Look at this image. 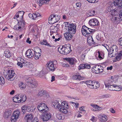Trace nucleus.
Returning <instances> with one entry per match:
<instances>
[{
  "label": "nucleus",
  "instance_id": "obj_60",
  "mask_svg": "<svg viewBox=\"0 0 122 122\" xmlns=\"http://www.w3.org/2000/svg\"><path fill=\"white\" fill-rule=\"evenodd\" d=\"M118 41L119 42V44L122 46V37L119 39Z\"/></svg>",
  "mask_w": 122,
  "mask_h": 122
},
{
  "label": "nucleus",
  "instance_id": "obj_26",
  "mask_svg": "<svg viewBox=\"0 0 122 122\" xmlns=\"http://www.w3.org/2000/svg\"><path fill=\"white\" fill-rule=\"evenodd\" d=\"M34 80L32 79L30 77H29L26 79V82L27 83V85L29 86L32 84V83H33Z\"/></svg>",
  "mask_w": 122,
  "mask_h": 122
},
{
  "label": "nucleus",
  "instance_id": "obj_50",
  "mask_svg": "<svg viewBox=\"0 0 122 122\" xmlns=\"http://www.w3.org/2000/svg\"><path fill=\"white\" fill-rule=\"evenodd\" d=\"M58 30V28L57 26H56L55 27V28L53 30H51L50 31V33L51 32H54L56 33V32H57V31Z\"/></svg>",
  "mask_w": 122,
  "mask_h": 122
},
{
  "label": "nucleus",
  "instance_id": "obj_44",
  "mask_svg": "<svg viewBox=\"0 0 122 122\" xmlns=\"http://www.w3.org/2000/svg\"><path fill=\"white\" fill-rule=\"evenodd\" d=\"M26 85L23 82H21L20 84L19 87L21 89H24Z\"/></svg>",
  "mask_w": 122,
  "mask_h": 122
},
{
  "label": "nucleus",
  "instance_id": "obj_56",
  "mask_svg": "<svg viewBox=\"0 0 122 122\" xmlns=\"http://www.w3.org/2000/svg\"><path fill=\"white\" fill-rule=\"evenodd\" d=\"M97 118L95 117H92L91 120L93 122H96L97 120Z\"/></svg>",
  "mask_w": 122,
  "mask_h": 122
},
{
  "label": "nucleus",
  "instance_id": "obj_52",
  "mask_svg": "<svg viewBox=\"0 0 122 122\" xmlns=\"http://www.w3.org/2000/svg\"><path fill=\"white\" fill-rule=\"evenodd\" d=\"M56 117L58 119L61 120L62 119L61 116L60 114L57 113L56 115Z\"/></svg>",
  "mask_w": 122,
  "mask_h": 122
},
{
  "label": "nucleus",
  "instance_id": "obj_6",
  "mask_svg": "<svg viewBox=\"0 0 122 122\" xmlns=\"http://www.w3.org/2000/svg\"><path fill=\"white\" fill-rule=\"evenodd\" d=\"M57 62V61L55 60V61H49L47 62V64H46V66L51 71H54L56 69L55 66L54 62Z\"/></svg>",
  "mask_w": 122,
  "mask_h": 122
},
{
  "label": "nucleus",
  "instance_id": "obj_36",
  "mask_svg": "<svg viewBox=\"0 0 122 122\" xmlns=\"http://www.w3.org/2000/svg\"><path fill=\"white\" fill-rule=\"evenodd\" d=\"M19 59L20 62L22 63L24 66H25L27 65L28 64V63L25 60L21 58L20 57Z\"/></svg>",
  "mask_w": 122,
  "mask_h": 122
},
{
  "label": "nucleus",
  "instance_id": "obj_37",
  "mask_svg": "<svg viewBox=\"0 0 122 122\" xmlns=\"http://www.w3.org/2000/svg\"><path fill=\"white\" fill-rule=\"evenodd\" d=\"M59 111L65 114L67 113L68 112V110L65 109L63 107H62V106L61 107H60V108L59 109Z\"/></svg>",
  "mask_w": 122,
  "mask_h": 122
},
{
  "label": "nucleus",
  "instance_id": "obj_42",
  "mask_svg": "<svg viewBox=\"0 0 122 122\" xmlns=\"http://www.w3.org/2000/svg\"><path fill=\"white\" fill-rule=\"evenodd\" d=\"M74 79L77 80H80L81 79V77L80 76L75 75L73 77Z\"/></svg>",
  "mask_w": 122,
  "mask_h": 122
},
{
  "label": "nucleus",
  "instance_id": "obj_53",
  "mask_svg": "<svg viewBox=\"0 0 122 122\" xmlns=\"http://www.w3.org/2000/svg\"><path fill=\"white\" fill-rule=\"evenodd\" d=\"M17 65L19 66L21 68H22L23 67V64L21 62L18 61L17 63Z\"/></svg>",
  "mask_w": 122,
  "mask_h": 122
},
{
  "label": "nucleus",
  "instance_id": "obj_11",
  "mask_svg": "<svg viewBox=\"0 0 122 122\" xmlns=\"http://www.w3.org/2000/svg\"><path fill=\"white\" fill-rule=\"evenodd\" d=\"M81 32L83 35L84 36L90 34L89 28L85 25H83L81 29Z\"/></svg>",
  "mask_w": 122,
  "mask_h": 122
},
{
  "label": "nucleus",
  "instance_id": "obj_13",
  "mask_svg": "<svg viewBox=\"0 0 122 122\" xmlns=\"http://www.w3.org/2000/svg\"><path fill=\"white\" fill-rule=\"evenodd\" d=\"M24 12L22 11H19L17 12L15 15L14 19H16L17 18L20 17L21 20L22 19L23 16Z\"/></svg>",
  "mask_w": 122,
  "mask_h": 122
},
{
  "label": "nucleus",
  "instance_id": "obj_54",
  "mask_svg": "<svg viewBox=\"0 0 122 122\" xmlns=\"http://www.w3.org/2000/svg\"><path fill=\"white\" fill-rule=\"evenodd\" d=\"M112 50V47H111L110 48L109 51H108V52H109V53H108V55H110L111 54H112V53H113V50Z\"/></svg>",
  "mask_w": 122,
  "mask_h": 122
},
{
  "label": "nucleus",
  "instance_id": "obj_5",
  "mask_svg": "<svg viewBox=\"0 0 122 122\" xmlns=\"http://www.w3.org/2000/svg\"><path fill=\"white\" fill-rule=\"evenodd\" d=\"M37 108L38 110L41 113H44L48 110L46 105L45 103H42L39 104Z\"/></svg>",
  "mask_w": 122,
  "mask_h": 122
},
{
  "label": "nucleus",
  "instance_id": "obj_55",
  "mask_svg": "<svg viewBox=\"0 0 122 122\" xmlns=\"http://www.w3.org/2000/svg\"><path fill=\"white\" fill-rule=\"evenodd\" d=\"M100 69H99V71H98V72H99V73H101L103 71V67L101 66H100Z\"/></svg>",
  "mask_w": 122,
  "mask_h": 122
},
{
  "label": "nucleus",
  "instance_id": "obj_23",
  "mask_svg": "<svg viewBox=\"0 0 122 122\" xmlns=\"http://www.w3.org/2000/svg\"><path fill=\"white\" fill-rule=\"evenodd\" d=\"M18 96L20 97V102L22 103L25 102L26 99V97L25 96H24L23 94H20Z\"/></svg>",
  "mask_w": 122,
  "mask_h": 122
},
{
  "label": "nucleus",
  "instance_id": "obj_15",
  "mask_svg": "<svg viewBox=\"0 0 122 122\" xmlns=\"http://www.w3.org/2000/svg\"><path fill=\"white\" fill-rule=\"evenodd\" d=\"M113 4L119 8H122V0H114Z\"/></svg>",
  "mask_w": 122,
  "mask_h": 122
},
{
  "label": "nucleus",
  "instance_id": "obj_35",
  "mask_svg": "<svg viewBox=\"0 0 122 122\" xmlns=\"http://www.w3.org/2000/svg\"><path fill=\"white\" fill-rule=\"evenodd\" d=\"M40 16V15L38 12H36L34 13H33L32 19L33 20H35L37 18Z\"/></svg>",
  "mask_w": 122,
  "mask_h": 122
},
{
  "label": "nucleus",
  "instance_id": "obj_31",
  "mask_svg": "<svg viewBox=\"0 0 122 122\" xmlns=\"http://www.w3.org/2000/svg\"><path fill=\"white\" fill-rule=\"evenodd\" d=\"M118 56L116 57V59L118 61L120 60L122 58V50L120 52L117 53Z\"/></svg>",
  "mask_w": 122,
  "mask_h": 122
},
{
  "label": "nucleus",
  "instance_id": "obj_49",
  "mask_svg": "<svg viewBox=\"0 0 122 122\" xmlns=\"http://www.w3.org/2000/svg\"><path fill=\"white\" fill-rule=\"evenodd\" d=\"M98 53L99 54L98 57L100 59H102L104 56L103 53H101L99 52H98Z\"/></svg>",
  "mask_w": 122,
  "mask_h": 122
},
{
  "label": "nucleus",
  "instance_id": "obj_19",
  "mask_svg": "<svg viewBox=\"0 0 122 122\" xmlns=\"http://www.w3.org/2000/svg\"><path fill=\"white\" fill-rule=\"evenodd\" d=\"M32 49H28L26 51L25 55L27 57L29 58H31L34 56L32 53Z\"/></svg>",
  "mask_w": 122,
  "mask_h": 122
},
{
  "label": "nucleus",
  "instance_id": "obj_64",
  "mask_svg": "<svg viewBox=\"0 0 122 122\" xmlns=\"http://www.w3.org/2000/svg\"><path fill=\"white\" fill-rule=\"evenodd\" d=\"M94 30L92 29L89 28V34H92L94 31Z\"/></svg>",
  "mask_w": 122,
  "mask_h": 122
},
{
  "label": "nucleus",
  "instance_id": "obj_14",
  "mask_svg": "<svg viewBox=\"0 0 122 122\" xmlns=\"http://www.w3.org/2000/svg\"><path fill=\"white\" fill-rule=\"evenodd\" d=\"M38 96H42L43 95L48 97H49V94L46 91L44 90H42L39 92L37 94Z\"/></svg>",
  "mask_w": 122,
  "mask_h": 122
},
{
  "label": "nucleus",
  "instance_id": "obj_24",
  "mask_svg": "<svg viewBox=\"0 0 122 122\" xmlns=\"http://www.w3.org/2000/svg\"><path fill=\"white\" fill-rule=\"evenodd\" d=\"M105 85L106 87L113 84L112 81L111 80H107L104 82Z\"/></svg>",
  "mask_w": 122,
  "mask_h": 122
},
{
  "label": "nucleus",
  "instance_id": "obj_17",
  "mask_svg": "<svg viewBox=\"0 0 122 122\" xmlns=\"http://www.w3.org/2000/svg\"><path fill=\"white\" fill-rule=\"evenodd\" d=\"M60 103L58 101L56 100L54 102H53L52 104L53 105L55 108H57L59 109L62 106L61 105V102L60 101Z\"/></svg>",
  "mask_w": 122,
  "mask_h": 122
},
{
  "label": "nucleus",
  "instance_id": "obj_41",
  "mask_svg": "<svg viewBox=\"0 0 122 122\" xmlns=\"http://www.w3.org/2000/svg\"><path fill=\"white\" fill-rule=\"evenodd\" d=\"M91 106L95 108V109H96V110H97L98 109V110H100V109L101 108L100 107H99V106L94 104H92L91 105Z\"/></svg>",
  "mask_w": 122,
  "mask_h": 122
},
{
  "label": "nucleus",
  "instance_id": "obj_29",
  "mask_svg": "<svg viewBox=\"0 0 122 122\" xmlns=\"http://www.w3.org/2000/svg\"><path fill=\"white\" fill-rule=\"evenodd\" d=\"M87 42L88 43L91 45H92L94 43L92 37H88L87 39Z\"/></svg>",
  "mask_w": 122,
  "mask_h": 122
},
{
  "label": "nucleus",
  "instance_id": "obj_32",
  "mask_svg": "<svg viewBox=\"0 0 122 122\" xmlns=\"http://www.w3.org/2000/svg\"><path fill=\"white\" fill-rule=\"evenodd\" d=\"M23 110H25L26 111L28 112H30L31 110V107L30 106L24 105L22 106Z\"/></svg>",
  "mask_w": 122,
  "mask_h": 122
},
{
  "label": "nucleus",
  "instance_id": "obj_20",
  "mask_svg": "<svg viewBox=\"0 0 122 122\" xmlns=\"http://www.w3.org/2000/svg\"><path fill=\"white\" fill-rule=\"evenodd\" d=\"M37 50L38 51H40L36 52L35 51V58L36 60L38 59L39 57L41 56V49L38 48Z\"/></svg>",
  "mask_w": 122,
  "mask_h": 122
},
{
  "label": "nucleus",
  "instance_id": "obj_12",
  "mask_svg": "<svg viewBox=\"0 0 122 122\" xmlns=\"http://www.w3.org/2000/svg\"><path fill=\"white\" fill-rule=\"evenodd\" d=\"M100 66L99 65H96L94 66L92 69V72L98 74L99 73L98 72L99 69L100 68Z\"/></svg>",
  "mask_w": 122,
  "mask_h": 122
},
{
  "label": "nucleus",
  "instance_id": "obj_27",
  "mask_svg": "<svg viewBox=\"0 0 122 122\" xmlns=\"http://www.w3.org/2000/svg\"><path fill=\"white\" fill-rule=\"evenodd\" d=\"M118 16L119 15L117 16V17H114L112 19V22L115 23L118 22L119 23L120 21H121V19H120V17H119Z\"/></svg>",
  "mask_w": 122,
  "mask_h": 122
},
{
  "label": "nucleus",
  "instance_id": "obj_46",
  "mask_svg": "<svg viewBox=\"0 0 122 122\" xmlns=\"http://www.w3.org/2000/svg\"><path fill=\"white\" fill-rule=\"evenodd\" d=\"M5 80L2 76L0 77V84H4L5 83Z\"/></svg>",
  "mask_w": 122,
  "mask_h": 122
},
{
  "label": "nucleus",
  "instance_id": "obj_58",
  "mask_svg": "<svg viewBox=\"0 0 122 122\" xmlns=\"http://www.w3.org/2000/svg\"><path fill=\"white\" fill-rule=\"evenodd\" d=\"M76 6L78 8H80L81 5V4L80 2H77L76 3Z\"/></svg>",
  "mask_w": 122,
  "mask_h": 122
},
{
  "label": "nucleus",
  "instance_id": "obj_57",
  "mask_svg": "<svg viewBox=\"0 0 122 122\" xmlns=\"http://www.w3.org/2000/svg\"><path fill=\"white\" fill-rule=\"evenodd\" d=\"M94 81H92V82L91 84H90V86H91L92 87H89L90 88H93L95 87H94V84H95V83H94Z\"/></svg>",
  "mask_w": 122,
  "mask_h": 122
},
{
  "label": "nucleus",
  "instance_id": "obj_62",
  "mask_svg": "<svg viewBox=\"0 0 122 122\" xmlns=\"http://www.w3.org/2000/svg\"><path fill=\"white\" fill-rule=\"evenodd\" d=\"M86 54L85 53H83L82 54L81 56V58L83 60L85 58V57L86 56Z\"/></svg>",
  "mask_w": 122,
  "mask_h": 122
},
{
  "label": "nucleus",
  "instance_id": "obj_1",
  "mask_svg": "<svg viewBox=\"0 0 122 122\" xmlns=\"http://www.w3.org/2000/svg\"><path fill=\"white\" fill-rule=\"evenodd\" d=\"M76 24L73 23L71 26V27L68 28V32L65 33L64 34L65 38L67 40L71 39L73 35L75 34L76 32Z\"/></svg>",
  "mask_w": 122,
  "mask_h": 122
},
{
  "label": "nucleus",
  "instance_id": "obj_45",
  "mask_svg": "<svg viewBox=\"0 0 122 122\" xmlns=\"http://www.w3.org/2000/svg\"><path fill=\"white\" fill-rule=\"evenodd\" d=\"M64 23L65 25V29H68V28L69 27H71V25L72 24L70 25L69 24V22H64Z\"/></svg>",
  "mask_w": 122,
  "mask_h": 122
},
{
  "label": "nucleus",
  "instance_id": "obj_51",
  "mask_svg": "<svg viewBox=\"0 0 122 122\" xmlns=\"http://www.w3.org/2000/svg\"><path fill=\"white\" fill-rule=\"evenodd\" d=\"M94 83H95V84H94V86H96V88H98L99 86V83L98 82H97V81H94Z\"/></svg>",
  "mask_w": 122,
  "mask_h": 122
},
{
  "label": "nucleus",
  "instance_id": "obj_59",
  "mask_svg": "<svg viewBox=\"0 0 122 122\" xmlns=\"http://www.w3.org/2000/svg\"><path fill=\"white\" fill-rule=\"evenodd\" d=\"M39 120L37 119V117H35L32 120L31 122H38Z\"/></svg>",
  "mask_w": 122,
  "mask_h": 122
},
{
  "label": "nucleus",
  "instance_id": "obj_18",
  "mask_svg": "<svg viewBox=\"0 0 122 122\" xmlns=\"http://www.w3.org/2000/svg\"><path fill=\"white\" fill-rule=\"evenodd\" d=\"M91 68L90 65L87 64H82L80 65L78 68L79 70L83 69H89Z\"/></svg>",
  "mask_w": 122,
  "mask_h": 122
},
{
  "label": "nucleus",
  "instance_id": "obj_48",
  "mask_svg": "<svg viewBox=\"0 0 122 122\" xmlns=\"http://www.w3.org/2000/svg\"><path fill=\"white\" fill-rule=\"evenodd\" d=\"M92 81L91 80H88L86 81L85 83L87 85L88 87H92L91 86H90V84L92 82Z\"/></svg>",
  "mask_w": 122,
  "mask_h": 122
},
{
  "label": "nucleus",
  "instance_id": "obj_4",
  "mask_svg": "<svg viewBox=\"0 0 122 122\" xmlns=\"http://www.w3.org/2000/svg\"><path fill=\"white\" fill-rule=\"evenodd\" d=\"M60 16L57 15L53 14L51 15L49 17V21L53 24L55 23L59 20L60 18Z\"/></svg>",
  "mask_w": 122,
  "mask_h": 122
},
{
  "label": "nucleus",
  "instance_id": "obj_2",
  "mask_svg": "<svg viewBox=\"0 0 122 122\" xmlns=\"http://www.w3.org/2000/svg\"><path fill=\"white\" fill-rule=\"evenodd\" d=\"M58 51L60 53L63 55L68 54L72 51L71 49V46L70 44H65L62 46L59 47Z\"/></svg>",
  "mask_w": 122,
  "mask_h": 122
},
{
  "label": "nucleus",
  "instance_id": "obj_3",
  "mask_svg": "<svg viewBox=\"0 0 122 122\" xmlns=\"http://www.w3.org/2000/svg\"><path fill=\"white\" fill-rule=\"evenodd\" d=\"M7 71L8 72H7L6 73H4L5 78L8 80L12 81L14 80L15 76L14 72L12 70L11 71L7 70Z\"/></svg>",
  "mask_w": 122,
  "mask_h": 122
},
{
  "label": "nucleus",
  "instance_id": "obj_25",
  "mask_svg": "<svg viewBox=\"0 0 122 122\" xmlns=\"http://www.w3.org/2000/svg\"><path fill=\"white\" fill-rule=\"evenodd\" d=\"M11 113V111L10 110H6L4 114V117L6 118H8L10 116Z\"/></svg>",
  "mask_w": 122,
  "mask_h": 122
},
{
  "label": "nucleus",
  "instance_id": "obj_47",
  "mask_svg": "<svg viewBox=\"0 0 122 122\" xmlns=\"http://www.w3.org/2000/svg\"><path fill=\"white\" fill-rule=\"evenodd\" d=\"M61 104L62 106V107H63L64 108L67 109L69 108L68 105L67 103L66 104L64 102H63Z\"/></svg>",
  "mask_w": 122,
  "mask_h": 122
},
{
  "label": "nucleus",
  "instance_id": "obj_63",
  "mask_svg": "<svg viewBox=\"0 0 122 122\" xmlns=\"http://www.w3.org/2000/svg\"><path fill=\"white\" fill-rule=\"evenodd\" d=\"M110 111L112 113H114L115 112V111L112 108H110Z\"/></svg>",
  "mask_w": 122,
  "mask_h": 122
},
{
  "label": "nucleus",
  "instance_id": "obj_39",
  "mask_svg": "<svg viewBox=\"0 0 122 122\" xmlns=\"http://www.w3.org/2000/svg\"><path fill=\"white\" fill-rule=\"evenodd\" d=\"M4 55L7 58H9L11 56L10 52L7 50L5 51L4 52Z\"/></svg>",
  "mask_w": 122,
  "mask_h": 122
},
{
  "label": "nucleus",
  "instance_id": "obj_61",
  "mask_svg": "<svg viewBox=\"0 0 122 122\" xmlns=\"http://www.w3.org/2000/svg\"><path fill=\"white\" fill-rule=\"evenodd\" d=\"M41 44H42L46 45L48 44V43L47 42L46 40H45L43 41V42H41Z\"/></svg>",
  "mask_w": 122,
  "mask_h": 122
},
{
  "label": "nucleus",
  "instance_id": "obj_28",
  "mask_svg": "<svg viewBox=\"0 0 122 122\" xmlns=\"http://www.w3.org/2000/svg\"><path fill=\"white\" fill-rule=\"evenodd\" d=\"M112 49L113 51V53L115 54L118 53L117 51H118V49L117 46L116 45H113L112 46Z\"/></svg>",
  "mask_w": 122,
  "mask_h": 122
},
{
  "label": "nucleus",
  "instance_id": "obj_34",
  "mask_svg": "<svg viewBox=\"0 0 122 122\" xmlns=\"http://www.w3.org/2000/svg\"><path fill=\"white\" fill-rule=\"evenodd\" d=\"M95 11L94 10H90L89 11L88 13L86 14L87 15L88 17L92 16L94 15Z\"/></svg>",
  "mask_w": 122,
  "mask_h": 122
},
{
  "label": "nucleus",
  "instance_id": "obj_7",
  "mask_svg": "<svg viewBox=\"0 0 122 122\" xmlns=\"http://www.w3.org/2000/svg\"><path fill=\"white\" fill-rule=\"evenodd\" d=\"M20 115V112L18 110L14 111L11 117V120L12 122H15Z\"/></svg>",
  "mask_w": 122,
  "mask_h": 122
},
{
  "label": "nucleus",
  "instance_id": "obj_10",
  "mask_svg": "<svg viewBox=\"0 0 122 122\" xmlns=\"http://www.w3.org/2000/svg\"><path fill=\"white\" fill-rule=\"evenodd\" d=\"M89 23L90 26H98L99 24V21L95 18L92 19L90 20Z\"/></svg>",
  "mask_w": 122,
  "mask_h": 122
},
{
  "label": "nucleus",
  "instance_id": "obj_43",
  "mask_svg": "<svg viewBox=\"0 0 122 122\" xmlns=\"http://www.w3.org/2000/svg\"><path fill=\"white\" fill-rule=\"evenodd\" d=\"M114 85L112 84V85H111L108 86V89L111 91H114L115 86H114Z\"/></svg>",
  "mask_w": 122,
  "mask_h": 122
},
{
  "label": "nucleus",
  "instance_id": "obj_8",
  "mask_svg": "<svg viewBox=\"0 0 122 122\" xmlns=\"http://www.w3.org/2000/svg\"><path fill=\"white\" fill-rule=\"evenodd\" d=\"M51 115L47 111H46L44 114L42 116L41 118L43 121H47L51 117Z\"/></svg>",
  "mask_w": 122,
  "mask_h": 122
},
{
  "label": "nucleus",
  "instance_id": "obj_30",
  "mask_svg": "<svg viewBox=\"0 0 122 122\" xmlns=\"http://www.w3.org/2000/svg\"><path fill=\"white\" fill-rule=\"evenodd\" d=\"M114 86H115L114 91H119L121 90L122 88V86L119 85H115Z\"/></svg>",
  "mask_w": 122,
  "mask_h": 122
},
{
  "label": "nucleus",
  "instance_id": "obj_21",
  "mask_svg": "<svg viewBox=\"0 0 122 122\" xmlns=\"http://www.w3.org/2000/svg\"><path fill=\"white\" fill-rule=\"evenodd\" d=\"M65 59L68 61L71 65H74L75 64L76 60L73 58H65Z\"/></svg>",
  "mask_w": 122,
  "mask_h": 122
},
{
  "label": "nucleus",
  "instance_id": "obj_22",
  "mask_svg": "<svg viewBox=\"0 0 122 122\" xmlns=\"http://www.w3.org/2000/svg\"><path fill=\"white\" fill-rule=\"evenodd\" d=\"M100 118V121L101 122H105L108 120L107 116L104 114L100 115L99 117Z\"/></svg>",
  "mask_w": 122,
  "mask_h": 122
},
{
  "label": "nucleus",
  "instance_id": "obj_40",
  "mask_svg": "<svg viewBox=\"0 0 122 122\" xmlns=\"http://www.w3.org/2000/svg\"><path fill=\"white\" fill-rule=\"evenodd\" d=\"M38 85V84L36 82L34 81V82H33V83H32V84L29 86L32 88H34L37 87Z\"/></svg>",
  "mask_w": 122,
  "mask_h": 122
},
{
  "label": "nucleus",
  "instance_id": "obj_33",
  "mask_svg": "<svg viewBox=\"0 0 122 122\" xmlns=\"http://www.w3.org/2000/svg\"><path fill=\"white\" fill-rule=\"evenodd\" d=\"M112 9L113 8L112 6L110 5L109 6L106 8V12L107 13L109 12L110 14H111V12H112Z\"/></svg>",
  "mask_w": 122,
  "mask_h": 122
},
{
  "label": "nucleus",
  "instance_id": "obj_9",
  "mask_svg": "<svg viewBox=\"0 0 122 122\" xmlns=\"http://www.w3.org/2000/svg\"><path fill=\"white\" fill-rule=\"evenodd\" d=\"M122 13V9L119 8L117 9H115L112 10L111 15L114 16H116L121 15Z\"/></svg>",
  "mask_w": 122,
  "mask_h": 122
},
{
  "label": "nucleus",
  "instance_id": "obj_38",
  "mask_svg": "<svg viewBox=\"0 0 122 122\" xmlns=\"http://www.w3.org/2000/svg\"><path fill=\"white\" fill-rule=\"evenodd\" d=\"M33 118V116L31 114H28L25 117V118L28 120H31Z\"/></svg>",
  "mask_w": 122,
  "mask_h": 122
},
{
  "label": "nucleus",
  "instance_id": "obj_16",
  "mask_svg": "<svg viewBox=\"0 0 122 122\" xmlns=\"http://www.w3.org/2000/svg\"><path fill=\"white\" fill-rule=\"evenodd\" d=\"M50 0H36L35 1L37 4H38L39 6L41 5L44 4H47Z\"/></svg>",
  "mask_w": 122,
  "mask_h": 122
}]
</instances>
